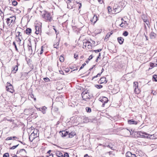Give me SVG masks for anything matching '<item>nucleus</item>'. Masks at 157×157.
<instances>
[{"mask_svg":"<svg viewBox=\"0 0 157 157\" xmlns=\"http://www.w3.org/2000/svg\"><path fill=\"white\" fill-rule=\"evenodd\" d=\"M142 18L144 22L148 20V17L145 14H143L142 15Z\"/></svg>","mask_w":157,"mask_h":157,"instance_id":"15","label":"nucleus"},{"mask_svg":"<svg viewBox=\"0 0 157 157\" xmlns=\"http://www.w3.org/2000/svg\"><path fill=\"white\" fill-rule=\"evenodd\" d=\"M56 155L58 157H61L63 155V154L59 151H57L56 153Z\"/></svg>","mask_w":157,"mask_h":157,"instance_id":"20","label":"nucleus"},{"mask_svg":"<svg viewBox=\"0 0 157 157\" xmlns=\"http://www.w3.org/2000/svg\"><path fill=\"white\" fill-rule=\"evenodd\" d=\"M19 64H18V63H17V65L14 66V67H12V72L13 73H15L17 71L18 69V66L19 65Z\"/></svg>","mask_w":157,"mask_h":157,"instance_id":"10","label":"nucleus"},{"mask_svg":"<svg viewBox=\"0 0 157 157\" xmlns=\"http://www.w3.org/2000/svg\"><path fill=\"white\" fill-rule=\"evenodd\" d=\"M126 157H136L135 154H132L130 151H128L126 153Z\"/></svg>","mask_w":157,"mask_h":157,"instance_id":"7","label":"nucleus"},{"mask_svg":"<svg viewBox=\"0 0 157 157\" xmlns=\"http://www.w3.org/2000/svg\"><path fill=\"white\" fill-rule=\"evenodd\" d=\"M65 133L64 135V136H66L67 135L69 136V132L67 131H65Z\"/></svg>","mask_w":157,"mask_h":157,"instance_id":"50","label":"nucleus"},{"mask_svg":"<svg viewBox=\"0 0 157 157\" xmlns=\"http://www.w3.org/2000/svg\"><path fill=\"white\" fill-rule=\"evenodd\" d=\"M71 0H68L67 2V4H69L70 3H71Z\"/></svg>","mask_w":157,"mask_h":157,"instance_id":"57","label":"nucleus"},{"mask_svg":"<svg viewBox=\"0 0 157 157\" xmlns=\"http://www.w3.org/2000/svg\"><path fill=\"white\" fill-rule=\"evenodd\" d=\"M48 156H49L50 157H53V155L52 153H51V154H49Z\"/></svg>","mask_w":157,"mask_h":157,"instance_id":"60","label":"nucleus"},{"mask_svg":"<svg viewBox=\"0 0 157 157\" xmlns=\"http://www.w3.org/2000/svg\"><path fill=\"white\" fill-rule=\"evenodd\" d=\"M92 46L90 44H88L87 45V47L88 49H91Z\"/></svg>","mask_w":157,"mask_h":157,"instance_id":"47","label":"nucleus"},{"mask_svg":"<svg viewBox=\"0 0 157 157\" xmlns=\"http://www.w3.org/2000/svg\"><path fill=\"white\" fill-rule=\"evenodd\" d=\"M43 46H42L41 47V50L40 51V52L39 53V54L40 55H41L43 52H44V49H43Z\"/></svg>","mask_w":157,"mask_h":157,"instance_id":"31","label":"nucleus"},{"mask_svg":"<svg viewBox=\"0 0 157 157\" xmlns=\"http://www.w3.org/2000/svg\"><path fill=\"white\" fill-rule=\"evenodd\" d=\"M12 4L14 6H16L17 5V2L16 1H13L12 2Z\"/></svg>","mask_w":157,"mask_h":157,"instance_id":"40","label":"nucleus"},{"mask_svg":"<svg viewBox=\"0 0 157 157\" xmlns=\"http://www.w3.org/2000/svg\"><path fill=\"white\" fill-rule=\"evenodd\" d=\"M9 155L8 153H6L4 154L3 155V157H9Z\"/></svg>","mask_w":157,"mask_h":157,"instance_id":"38","label":"nucleus"},{"mask_svg":"<svg viewBox=\"0 0 157 157\" xmlns=\"http://www.w3.org/2000/svg\"><path fill=\"white\" fill-rule=\"evenodd\" d=\"M15 19V17L14 16H11L7 18L6 20L7 25L9 26H12L14 24Z\"/></svg>","mask_w":157,"mask_h":157,"instance_id":"2","label":"nucleus"},{"mask_svg":"<svg viewBox=\"0 0 157 157\" xmlns=\"http://www.w3.org/2000/svg\"><path fill=\"white\" fill-rule=\"evenodd\" d=\"M100 101L103 103L102 106L104 107L105 104L108 102V100L107 98L103 97H102V98L100 99Z\"/></svg>","mask_w":157,"mask_h":157,"instance_id":"6","label":"nucleus"},{"mask_svg":"<svg viewBox=\"0 0 157 157\" xmlns=\"http://www.w3.org/2000/svg\"><path fill=\"white\" fill-rule=\"evenodd\" d=\"M138 83L137 82H134L133 83V86L135 88H138Z\"/></svg>","mask_w":157,"mask_h":157,"instance_id":"25","label":"nucleus"},{"mask_svg":"<svg viewBox=\"0 0 157 157\" xmlns=\"http://www.w3.org/2000/svg\"><path fill=\"white\" fill-rule=\"evenodd\" d=\"M16 40L17 42H19L20 43H21V40L20 37H17Z\"/></svg>","mask_w":157,"mask_h":157,"instance_id":"45","label":"nucleus"},{"mask_svg":"<svg viewBox=\"0 0 157 157\" xmlns=\"http://www.w3.org/2000/svg\"><path fill=\"white\" fill-rule=\"evenodd\" d=\"M76 135V133L74 132H71V133H69L68 137L70 138H72Z\"/></svg>","mask_w":157,"mask_h":157,"instance_id":"17","label":"nucleus"},{"mask_svg":"<svg viewBox=\"0 0 157 157\" xmlns=\"http://www.w3.org/2000/svg\"><path fill=\"white\" fill-rule=\"evenodd\" d=\"M9 85L6 86V90L7 91L13 93L14 92L13 87L10 83H9Z\"/></svg>","mask_w":157,"mask_h":157,"instance_id":"5","label":"nucleus"},{"mask_svg":"<svg viewBox=\"0 0 157 157\" xmlns=\"http://www.w3.org/2000/svg\"><path fill=\"white\" fill-rule=\"evenodd\" d=\"M77 4H78V9H80V8H81V6H82V4H81V3H79L78 2H77Z\"/></svg>","mask_w":157,"mask_h":157,"instance_id":"49","label":"nucleus"},{"mask_svg":"<svg viewBox=\"0 0 157 157\" xmlns=\"http://www.w3.org/2000/svg\"><path fill=\"white\" fill-rule=\"evenodd\" d=\"M86 65V63H83L82 65V66L80 67V69L79 70H81V69H82V68H83V67H84V66H85Z\"/></svg>","mask_w":157,"mask_h":157,"instance_id":"46","label":"nucleus"},{"mask_svg":"<svg viewBox=\"0 0 157 157\" xmlns=\"http://www.w3.org/2000/svg\"><path fill=\"white\" fill-rule=\"evenodd\" d=\"M117 40L119 43L120 44H122L124 41V39L122 37H120L117 38Z\"/></svg>","mask_w":157,"mask_h":157,"instance_id":"14","label":"nucleus"},{"mask_svg":"<svg viewBox=\"0 0 157 157\" xmlns=\"http://www.w3.org/2000/svg\"><path fill=\"white\" fill-rule=\"evenodd\" d=\"M78 56L77 55H76V54H74V57L76 59L77 57H78Z\"/></svg>","mask_w":157,"mask_h":157,"instance_id":"61","label":"nucleus"},{"mask_svg":"<svg viewBox=\"0 0 157 157\" xmlns=\"http://www.w3.org/2000/svg\"><path fill=\"white\" fill-rule=\"evenodd\" d=\"M128 32L127 31H124L123 33V35L124 36H127L128 35Z\"/></svg>","mask_w":157,"mask_h":157,"instance_id":"28","label":"nucleus"},{"mask_svg":"<svg viewBox=\"0 0 157 157\" xmlns=\"http://www.w3.org/2000/svg\"><path fill=\"white\" fill-rule=\"evenodd\" d=\"M107 82V81L106 80L105 77H103L101 78L98 81V82L100 84H102L104 83H106Z\"/></svg>","mask_w":157,"mask_h":157,"instance_id":"9","label":"nucleus"},{"mask_svg":"<svg viewBox=\"0 0 157 157\" xmlns=\"http://www.w3.org/2000/svg\"><path fill=\"white\" fill-rule=\"evenodd\" d=\"M60 61L61 62H63L64 61V57L62 56H60L59 58Z\"/></svg>","mask_w":157,"mask_h":157,"instance_id":"34","label":"nucleus"},{"mask_svg":"<svg viewBox=\"0 0 157 157\" xmlns=\"http://www.w3.org/2000/svg\"><path fill=\"white\" fill-rule=\"evenodd\" d=\"M86 111L87 112L90 113L91 111V110L90 108L89 107H86Z\"/></svg>","mask_w":157,"mask_h":157,"instance_id":"29","label":"nucleus"},{"mask_svg":"<svg viewBox=\"0 0 157 157\" xmlns=\"http://www.w3.org/2000/svg\"><path fill=\"white\" fill-rule=\"evenodd\" d=\"M93 58V56L92 55H90L89 57L88 58V59L89 60H90V59H92V58Z\"/></svg>","mask_w":157,"mask_h":157,"instance_id":"53","label":"nucleus"},{"mask_svg":"<svg viewBox=\"0 0 157 157\" xmlns=\"http://www.w3.org/2000/svg\"><path fill=\"white\" fill-rule=\"evenodd\" d=\"M144 26L145 30V31H146L147 30V27L146 26L145 24H144Z\"/></svg>","mask_w":157,"mask_h":157,"instance_id":"59","label":"nucleus"},{"mask_svg":"<svg viewBox=\"0 0 157 157\" xmlns=\"http://www.w3.org/2000/svg\"><path fill=\"white\" fill-rule=\"evenodd\" d=\"M134 92L137 94H138L140 93V91L138 87L135 88L134 90Z\"/></svg>","mask_w":157,"mask_h":157,"instance_id":"21","label":"nucleus"},{"mask_svg":"<svg viewBox=\"0 0 157 157\" xmlns=\"http://www.w3.org/2000/svg\"><path fill=\"white\" fill-rule=\"evenodd\" d=\"M128 123L129 124H136L137 121H134L133 119L130 120L128 121Z\"/></svg>","mask_w":157,"mask_h":157,"instance_id":"12","label":"nucleus"},{"mask_svg":"<svg viewBox=\"0 0 157 157\" xmlns=\"http://www.w3.org/2000/svg\"><path fill=\"white\" fill-rule=\"evenodd\" d=\"M44 80L45 82H48L49 81H50V79L48 78L47 77L44 78Z\"/></svg>","mask_w":157,"mask_h":157,"instance_id":"41","label":"nucleus"},{"mask_svg":"<svg viewBox=\"0 0 157 157\" xmlns=\"http://www.w3.org/2000/svg\"><path fill=\"white\" fill-rule=\"evenodd\" d=\"M98 20V16L96 15H94V16L93 17L92 19L90 20V21L93 23L94 24Z\"/></svg>","mask_w":157,"mask_h":157,"instance_id":"8","label":"nucleus"},{"mask_svg":"<svg viewBox=\"0 0 157 157\" xmlns=\"http://www.w3.org/2000/svg\"><path fill=\"white\" fill-rule=\"evenodd\" d=\"M81 95L83 99L86 101L89 100L93 97L92 94H89L88 90H84L82 93Z\"/></svg>","mask_w":157,"mask_h":157,"instance_id":"1","label":"nucleus"},{"mask_svg":"<svg viewBox=\"0 0 157 157\" xmlns=\"http://www.w3.org/2000/svg\"><path fill=\"white\" fill-rule=\"evenodd\" d=\"M59 42H57L56 43V44H54V45H53V46H54V48H57V47L58 48V46H59Z\"/></svg>","mask_w":157,"mask_h":157,"instance_id":"32","label":"nucleus"},{"mask_svg":"<svg viewBox=\"0 0 157 157\" xmlns=\"http://www.w3.org/2000/svg\"><path fill=\"white\" fill-rule=\"evenodd\" d=\"M22 151H24L25 153H23V154L24 155H25L27 153V152L25 151V149H21L19 151H18L17 152V154H19V153H21Z\"/></svg>","mask_w":157,"mask_h":157,"instance_id":"18","label":"nucleus"},{"mask_svg":"<svg viewBox=\"0 0 157 157\" xmlns=\"http://www.w3.org/2000/svg\"><path fill=\"white\" fill-rule=\"evenodd\" d=\"M139 135L142 138H149L150 139H153V138L152 137L153 136V135H150L144 132H140Z\"/></svg>","mask_w":157,"mask_h":157,"instance_id":"4","label":"nucleus"},{"mask_svg":"<svg viewBox=\"0 0 157 157\" xmlns=\"http://www.w3.org/2000/svg\"><path fill=\"white\" fill-rule=\"evenodd\" d=\"M47 108L45 106H44L42 108H39L38 109V110L40 111H41V112L45 114L46 113V109Z\"/></svg>","mask_w":157,"mask_h":157,"instance_id":"11","label":"nucleus"},{"mask_svg":"<svg viewBox=\"0 0 157 157\" xmlns=\"http://www.w3.org/2000/svg\"><path fill=\"white\" fill-rule=\"evenodd\" d=\"M95 86L98 89H101L103 87L102 86L100 85H97Z\"/></svg>","mask_w":157,"mask_h":157,"instance_id":"39","label":"nucleus"},{"mask_svg":"<svg viewBox=\"0 0 157 157\" xmlns=\"http://www.w3.org/2000/svg\"><path fill=\"white\" fill-rule=\"evenodd\" d=\"M98 2L100 3V4H102L103 2V1H102V0H98Z\"/></svg>","mask_w":157,"mask_h":157,"instance_id":"55","label":"nucleus"},{"mask_svg":"<svg viewBox=\"0 0 157 157\" xmlns=\"http://www.w3.org/2000/svg\"><path fill=\"white\" fill-rule=\"evenodd\" d=\"M108 10L109 11V13L111 12L112 11L111 8L110 7L108 6L107 8Z\"/></svg>","mask_w":157,"mask_h":157,"instance_id":"48","label":"nucleus"},{"mask_svg":"<svg viewBox=\"0 0 157 157\" xmlns=\"http://www.w3.org/2000/svg\"><path fill=\"white\" fill-rule=\"evenodd\" d=\"M150 66L151 67H152V68H153L154 67V63H150Z\"/></svg>","mask_w":157,"mask_h":157,"instance_id":"51","label":"nucleus"},{"mask_svg":"<svg viewBox=\"0 0 157 157\" xmlns=\"http://www.w3.org/2000/svg\"><path fill=\"white\" fill-rule=\"evenodd\" d=\"M101 49H99L96 50H94V52H95V53H97L98 52H101Z\"/></svg>","mask_w":157,"mask_h":157,"instance_id":"44","label":"nucleus"},{"mask_svg":"<svg viewBox=\"0 0 157 157\" xmlns=\"http://www.w3.org/2000/svg\"><path fill=\"white\" fill-rule=\"evenodd\" d=\"M51 151H51V150H49V151H48V152H47V153H48V154H51L50 153L51 152Z\"/></svg>","mask_w":157,"mask_h":157,"instance_id":"63","label":"nucleus"},{"mask_svg":"<svg viewBox=\"0 0 157 157\" xmlns=\"http://www.w3.org/2000/svg\"><path fill=\"white\" fill-rule=\"evenodd\" d=\"M13 45H14L15 48V49H16V50L17 52H18V49H17V47L16 45V44L15 42L14 41L13 42Z\"/></svg>","mask_w":157,"mask_h":157,"instance_id":"27","label":"nucleus"},{"mask_svg":"<svg viewBox=\"0 0 157 157\" xmlns=\"http://www.w3.org/2000/svg\"><path fill=\"white\" fill-rule=\"evenodd\" d=\"M144 22L145 23V24H146L147 25V26L148 27L150 28V25L149 22V21L148 20H147V21H145Z\"/></svg>","mask_w":157,"mask_h":157,"instance_id":"33","label":"nucleus"},{"mask_svg":"<svg viewBox=\"0 0 157 157\" xmlns=\"http://www.w3.org/2000/svg\"><path fill=\"white\" fill-rule=\"evenodd\" d=\"M112 33H108L106 36L105 37V39H106L107 38H108L111 35H112Z\"/></svg>","mask_w":157,"mask_h":157,"instance_id":"23","label":"nucleus"},{"mask_svg":"<svg viewBox=\"0 0 157 157\" xmlns=\"http://www.w3.org/2000/svg\"><path fill=\"white\" fill-rule=\"evenodd\" d=\"M32 30L31 29L29 28H27L25 30V33L28 35H29L31 33Z\"/></svg>","mask_w":157,"mask_h":157,"instance_id":"19","label":"nucleus"},{"mask_svg":"<svg viewBox=\"0 0 157 157\" xmlns=\"http://www.w3.org/2000/svg\"><path fill=\"white\" fill-rule=\"evenodd\" d=\"M42 17L46 20L49 21H51L52 19L50 16V14L48 12L45 11L42 15Z\"/></svg>","mask_w":157,"mask_h":157,"instance_id":"3","label":"nucleus"},{"mask_svg":"<svg viewBox=\"0 0 157 157\" xmlns=\"http://www.w3.org/2000/svg\"><path fill=\"white\" fill-rule=\"evenodd\" d=\"M19 145V144H17L15 146H14L10 148L11 149H14L16 148Z\"/></svg>","mask_w":157,"mask_h":157,"instance_id":"42","label":"nucleus"},{"mask_svg":"<svg viewBox=\"0 0 157 157\" xmlns=\"http://www.w3.org/2000/svg\"><path fill=\"white\" fill-rule=\"evenodd\" d=\"M69 69H68V68H66V70H65V71L66 72H68L69 71Z\"/></svg>","mask_w":157,"mask_h":157,"instance_id":"64","label":"nucleus"},{"mask_svg":"<svg viewBox=\"0 0 157 157\" xmlns=\"http://www.w3.org/2000/svg\"><path fill=\"white\" fill-rule=\"evenodd\" d=\"M153 78L155 82H157V75H154L153 76Z\"/></svg>","mask_w":157,"mask_h":157,"instance_id":"30","label":"nucleus"},{"mask_svg":"<svg viewBox=\"0 0 157 157\" xmlns=\"http://www.w3.org/2000/svg\"><path fill=\"white\" fill-rule=\"evenodd\" d=\"M59 133L63 137L64 136V135L65 134V131H60L59 132Z\"/></svg>","mask_w":157,"mask_h":157,"instance_id":"26","label":"nucleus"},{"mask_svg":"<svg viewBox=\"0 0 157 157\" xmlns=\"http://www.w3.org/2000/svg\"><path fill=\"white\" fill-rule=\"evenodd\" d=\"M35 29L36 30V31L35 32V33L37 34H38L39 33H40V28L39 27L37 26H35Z\"/></svg>","mask_w":157,"mask_h":157,"instance_id":"16","label":"nucleus"},{"mask_svg":"<svg viewBox=\"0 0 157 157\" xmlns=\"http://www.w3.org/2000/svg\"><path fill=\"white\" fill-rule=\"evenodd\" d=\"M29 46L28 50L31 53H33V50L32 49V47L31 45H28Z\"/></svg>","mask_w":157,"mask_h":157,"instance_id":"24","label":"nucleus"},{"mask_svg":"<svg viewBox=\"0 0 157 157\" xmlns=\"http://www.w3.org/2000/svg\"><path fill=\"white\" fill-rule=\"evenodd\" d=\"M106 146L109 147V148H110L111 149H113V147H110V146L109 145H107Z\"/></svg>","mask_w":157,"mask_h":157,"instance_id":"62","label":"nucleus"},{"mask_svg":"<svg viewBox=\"0 0 157 157\" xmlns=\"http://www.w3.org/2000/svg\"><path fill=\"white\" fill-rule=\"evenodd\" d=\"M124 24V23L122 22V23L120 25V26H121V27H124V25H123Z\"/></svg>","mask_w":157,"mask_h":157,"instance_id":"56","label":"nucleus"},{"mask_svg":"<svg viewBox=\"0 0 157 157\" xmlns=\"http://www.w3.org/2000/svg\"><path fill=\"white\" fill-rule=\"evenodd\" d=\"M101 74L100 73H98L97 75L95 76L92 78V80H93L94 78L97 77L98 76H101Z\"/></svg>","mask_w":157,"mask_h":157,"instance_id":"37","label":"nucleus"},{"mask_svg":"<svg viewBox=\"0 0 157 157\" xmlns=\"http://www.w3.org/2000/svg\"><path fill=\"white\" fill-rule=\"evenodd\" d=\"M64 157H69L68 154L67 152H65L63 155Z\"/></svg>","mask_w":157,"mask_h":157,"instance_id":"43","label":"nucleus"},{"mask_svg":"<svg viewBox=\"0 0 157 157\" xmlns=\"http://www.w3.org/2000/svg\"><path fill=\"white\" fill-rule=\"evenodd\" d=\"M87 45V44L85 43V41L84 40V42H83V48H86V46Z\"/></svg>","mask_w":157,"mask_h":157,"instance_id":"35","label":"nucleus"},{"mask_svg":"<svg viewBox=\"0 0 157 157\" xmlns=\"http://www.w3.org/2000/svg\"><path fill=\"white\" fill-rule=\"evenodd\" d=\"M33 135V133H32L30 135V136H29V140L31 141V142H32L33 141V140L35 138V137H33V139H32V140H31V136H32Z\"/></svg>","mask_w":157,"mask_h":157,"instance_id":"36","label":"nucleus"},{"mask_svg":"<svg viewBox=\"0 0 157 157\" xmlns=\"http://www.w3.org/2000/svg\"><path fill=\"white\" fill-rule=\"evenodd\" d=\"M60 74L62 75H64V73L63 71L62 70H60L59 71Z\"/></svg>","mask_w":157,"mask_h":157,"instance_id":"54","label":"nucleus"},{"mask_svg":"<svg viewBox=\"0 0 157 157\" xmlns=\"http://www.w3.org/2000/svg\"><path fill=\"white\" fill-rule=\"evenodd\" d=\"M150 37L151 39H155L156 36V34L153 32H151L149 34Z\"/></svg>","mask_w":157,"mask_h":157,"instance_id":"13","label":"nucleus"},{"mask_svg":"<svg viewBox=\"0 0 157 157\" xmlns=\"http://www.w3.org/2000/svg\"><path fill=\"white\" fill-rule=\"evenodd\" d=\"M12 139V137H9L6 139V140H10Z\"/></svg>","mask_w":157,"mask_h":157,"instance_id":"52","label":"nucleus"},{"mask_svg":"<svg viewBox=\"0 0 157 157\" xmlns=\"http://www.w3.org/2000/svg\"><path fill=\"white\" fill-rule=\"evenodd\" d=\"M21 32H16V37H20V36L21 37Z\"/></svg>","mask_w":157,"mask_h":157,"instance_id":"22","label":"nucleus"},{"mask_svg":"<svg viewBox=\"0 0 157 157\" xmlns=\"http://www.w3.org/2000/svg\"><path fill=\"white\" fill-rule=\"evenodd\" d=\"M85 43H86L87 44H89L90 43V42L89 41L86 40V41H85Z\"/></svg>","mask_w":157,"mask_h":157,"instance_id":"58","label":"nucleus"}]
</instances>
